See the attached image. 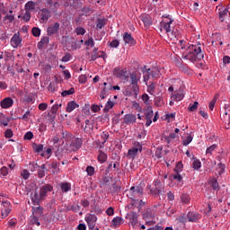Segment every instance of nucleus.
<instances>
[{"label": "nucleus", "instance_id": "nucleus-36", "mask_svg": "<svg viewBox=\"0 0 230 230\" xmlns=\"http://www.w3.org/2000/svg\"><path fill=\"white\" fill-rule=\"evenodd\" d=\"M35 8V2L33 1H29L26 4H25V10L26 12H30L31 10H33Z\"/></svg>", "mask_w": 230, "mask_h": 230}, {"label": "nucleus", "instance_id": "nucleus-23", "mask_svg": "<svg viewBox=\"0 0 230 230\" xmlns=\"http://www.w3.org/2000/svg\"><path fill=\"white\" fill-rule=\"evenodd\" d=\"M229 13V9H219L218 17L221 22H224V19L226 17L227 13Z\"/></svg>", "mask_w": 230, "mask_h": 230}, {"label": "nucleus", "instance_id": "nucleus-10", "mask_svg": "<svg viewBox=\"0 0 230 230\" xmlns=\"http://www.w3.org/2000/svg\"><path fill=\"white\" fill-rule=\"evenodd\" d=\"M31 202L34 204V206H39V203L40 200H44V198L41 196V194L37 192L35 190L33 193L31 194Z\"/></svg>", "mask_w": 230, "mask_h": 230}, {"label": "nucleus", "instance_id": "nucleus-43", "mask_svg": "<svg viewBox=\"0 0 230 230\" xmlns=\"http://www.w3.org/2000/svg\"><path fill=\"white\" fill-rule=\"evenodd\" d=\"M217 172L219 173V175H222V173H224L225 170H226V165H224L222 163L217 164Z\"/></svg>", "mask_w": 230, "mask_h": 230}, {"label": "nucleus", "instance_id": "nucleus-56", "mask_svg": "<svg viewBox=\"0 0 230 230\" xmlns=\"http://www.w3.org/2000/svg\"><path fill=\"white\" fill-rule=\"evenodd\" d=\"M101 100H105L107 98V87H104L102 92L100 93Z\"/></svg>", "mask_w": 230, "mask_h": 230}, {"label": "nucleus", "instance_id": "nucleus-28", "mask_svg": "<svg viewBox=\"0 0 230 230\" xmlns=\"http://www.w3.org/2000/svg\"><path fill=\"white\" fill-rule=\"evenodd\" d=\"M4 206H8L7 208H4V210L2 211V217H3V218H6V217H8V216L10 215V213H11V211H12V208H9V207H10V203L4 202Z\"/></svg>", "mask_w": 230, "mask_h": 230}, {"label": "nucleus", "instance_id": "nucleus-19", "mask_svg": "<svg viewBox=\"0 0 230 230\" xmlns=\"http://www.w3.org/2000/svg\"><path fill=\"white\" fill-rule=\"evenodd\" d=\"M79 105L75 101L69 102L66 108V112H73L75 109H78Z\"/></svg>", "mask_w": 230, "mask_h": 230}, {"label": "nucleus", "instance_id": "nucleus-41", "mask_svg": "<svg viewBox=\"0 0 230 230\" xmlns=\"http://www.w3.org/2000/svg\"><path fill=\"white\" fill-rule=\"evenodd\" d=\"M188 109L190 112H195V111L199 109V102H195L193 104H190Z\"/></svg>", "mask_w": 230, "mask_h": 230}, {"label": "nucleus", "instance_id": "nucleus-22", "mask_svg": "<svg viewBox=\"0 0 230 230\" xmlns=\"http://www.w3.org/2000/svg\"><path fill=\"white\" fill-rule=\"evenodd\" d=\"M51 17V13L48 9H42L41 10V21L46 22L48 19Z\"/></svg>", "mask_w": 230, "mask_h": 230}, {"label": "nucleus", "instance_id": "nucleus-42", "mask_svg": "<svg viewBox=\"0 0 230 230\" xmlns=\"http://www.w3.org/2000/svg\"><path fill=\"white\" fill-rule=\"evenodd\" d=\"M217 146L216 144L210 146L206 150V154H210V155H213V152L217 150Z\"/></svg>", "mask_w": 230, "mask_h": 230}, {"label": "nucleus", "instance_id": "nucleus-11", "mask_svg": "<svg viewBox=\"0 0 230 230\" xmlns=\"http://www.w3.org/2000/svg\"><path fill=\"white\" fill-rule=\"evenodd\" d=\"M13 105V99L12 97H6L0 102V107L2 109H10Z\"/></svg>", "mask_w": 230, "mask_h": 230}, {"label": "nucleus", "instance_id": "nucleus-1", "mask_svg": "<svg viewBox=\"0 0 230 230\" xmlns=\"http://www.w3.org/2000/svg\"><path fill=\"white\" fill-rule=\"evenodd\" d=\"M181 58L184 60H190V62H199L204 58V53H202V49H200V47L191 45L182 52Z\"/></svg>", "mask_w": 230, "mask_h": 230}, {"label": "nucleus", "instance_id": "nucleus-51", "mask_svg": "<svg viewBox=\"0 0 230 230\" xmlns=\"http://www.w3.org/2000/svg\"><path fill=\"white\" fill-rule=\"evenodd\" d=\"M86 172H87V175H89L90 177H93V175H94V167L87 166Z\"/></svg>", "mask_w": 230, "mask_h": 230}, {"label": "nucleus", "instance_id": "nucleus-57", "mask_svg": "<svg viewBox=\"0 0 230 230\" xmlns=\"http://www.w3.org/2000/svg\"><path fill=\"white\" fill-rule=\"evenodd\" d=\"M75 33H76V35H85V29H84L82 27H77L75 29Z\"/></svg>", "mask_w": 230, "mask_h": 230}, {"label": "nucleus", "instance_id": "nucleus-49", "mask_svg": "<svg viewBox=\"0 0 230 230\" xmlns=\"http://www.w3.org/2000/svg\"><path fill=\"white\" fill-rule=\"evenodd\" d=\"M61 190H62V191H65V192L69 191L71 190V184H69L67 182L66 183H63L61 185Z\"/></svg>", "mask_w": 230, "mask_h": 230}, {"label": "nucleus", "instance_id": "nucleus-47", "mask_svg": "<svg viewBox=\"0 0 230 230\" xmlns=\"http://www.w3.org/2000/svg\"><path fill=\"white\" fill-rule=\"evenodd\" d=\"M155 91V84L152 83L147 86V93H149V94L154 95Z\"/></svg>", "mask_w": 230, "mask_h": 230}, {"label": "nucleus", "instance_id": "nucleus-4", "mask_svg": "<svg viewBox=\"0 0 230 230\" xmlns=\"http://www.w3.org/2000/svg\"><path fill=\"white\" fill-rule=\"evenodd\" d=\"M130 80V87L136 96L139 94V77L136 75V73H132L129 75Z\"/></svg>", "mask_w": 230, "mask_h": 230}, {"label": "nucleus", "instance_id": "nucleus-40", "mask_svg": "<svg viewBox=\"0 0 230 230\" xmlns=\"http://www.w3.org/2000/svg\"><path fill=\"white\" fill-rule=\"evenodd\" d=\"M106 21L107 20H105V19H99L97 21V28L99 30H102V28H103V26H105L107 24Z\"/></svg>", "mask_w": 230, "mask_h": 230}, {"label": "nucleus", "instance_id": "nucleus-30", "mask_svg": "<svg viewBox=\"0 0 230 230\" xmlns=\"http://www.w3.org/2000/svg\"><path fill=\"white\" fill-rule=\"evenodd\" d=\"M144 218H155V212L152 211L151 209H147L144 215Z\"/></svg>", "mask_w": 230, "mask_h": 230}, {"label": "nucleus", "instance_id": "nucleus-33", "mask_svg": "<svg viewBox=\"0 0 230 230\" xmlns=\"http://www.w3.org/2000/svg\"><path fill=\"white\" fill-rule=\"evenodd\" d=\"M112 224L115 227H118V226H121V224H123V217H114L112 219Z\"/></svg>", "mask_w": 230, "mask_h": 230}, {"label": "nucleus", "instance_id": "nucleus-12", "mask_svg": "<svg viewBox=\"0 0 230 230\" xmlns=\"http://www.w3.org/2000/svg\"><path fill=\"white\" fill-rule=\"evenodd\" d=\"M96 220H98V217H96L95 215H89L86 217V222L88 224L89 229H94V227H96Z\"/></svg>", "mask_w": 230, "mask_h": 230}, {"label": "nucleus", "instance_id": "nucleus-37", "mask_svg": "<svg viewBox=\"0 0 230 230\" xmlns=\"http://www.w3.org/2000/svg\"><path fill=\"white\" fill-rule=\"evenodd\" d=\"M71 94H75V88H70L69 90H65L61 93V96L66 97Z\"/></svg>", "mask_w": 230, "mask_h": 230}, {"label": "nucleus", "instance_id": "nucleus-17", "mask_svg": "<svg viewBox=\"0 0 230 230\" xmlns=\"http://www.w3.org/2000/svg\"><path fill=\"white\" fill-rule=\"evenodd\" d=\"M140 19L146 28H150V26H152V17H150V15L143 14L140 16Z\"/></svg>", "mask_w": 230, "mask_h": 230}, {"label": "nucleus", "instance_id": "nucleus-5", "mask_svg": "<svg viewBox=\"0 0 230 230\" xmlns=\"http://www.w3.org/2000/svg\"><path fill=\"white\" fill-rule=\"evenodd\" d=\"M139 152H143V146L139 142H134L133 147L128 149V155L134 159Z\"/></svg>", "mask_w": 230, "mask_h": 230}, {"label": "nucleus", "instance_id": "nucleus-13", "mask_svg": "<svg viewBox=\"0 0 230 230\" xmlns=\"http://www.w3.org/2000/svg\"><path fill=\"white\" fill-rule=\"evenodd\" d=\"M137 118L136 117V115L129 113V114H126L124 116V123L126 125H132L134 123H136Z\"/></svg>", "mask_w": 230, "mask_h": 230}, {"label": "nucleus", "instance_id": "nucleus-59", "mask_svg": "<svg viewBox=\"0 0 230 230\" xmlns=\"http://www.w3.org/2000/svg\"><path fill=\"white\" fill-rule=\"evenodd\" d=\"M192 166L194 168V170H199L201 166L200 161L196 160L192 163Z\"/></svg>", "mask_w": 230, "mask_h": 230}, {"label": "nucleus", "instance_id": "nucleus-34", "mask_svg": "<svg viewBox=\"0 0 230 230\" xmlns=\"http://www.w3.org/2000/svg\"><path fill=\"white\" fill-rule=\"evenodd\" d=\"M49 168H52V173H58V172H60V169H58V163L57 162H52Z\"/></svg>", "mask_w": 230, "mask_h": 230}, {"label": "nucleus", "instance_id": "nucleus-9", "mask_svg": "<svg viewBox=\"0 0 230 230\" xmlns=\"http://www.w3.org/2000/svg\"><path fill=\"white\" fill-rule=\"evenodd\" d=\"M49 191H53V186L49 183L41 186L40 190V193L41 197H43V199H46V196L48 195V193H49Z\"/></svg>", "mask_w": 230, "mask_h": 230}, {"label": "nucleus", "instance_id": "nucleus-31", "mask_svg": "<svg viewBox=\"0 0 230 230\" xmlns=\"http://www.w3.org/2000/svg\"><path fill=\"white\" fill-rule=\"evenodd\" d=\"M154 118V110H152V107H147L146 111V119H152Z\"/></svg>", "mask_w": 230, "mask_h": 230}, {"label": "nucleus", "instance_id": "nucleus-60", "mask_svg": "<svg viewBox=\"0 0 230 230\" xmlns=\"http://www.w3.org/2000/svg\"><path fill=\"white\" fill-rule=\"evenodd\" d=\"M4 136H5V137H7V138L13 137V131H12L11 128L6 129V130H5V133H4Z\"/></svg>", "mask_w": 230, "mask_h": 230}, {"label": "nucleus", "instance_id": "nucleus-63", "mask_svg": "<svg viewBox=\"0 0 230 230\" xmlns=\"http://www.w3.org/2000/svg\"><path fill=\"white\" fill-rule=\"evenodd\" d=\"M87 82V75H82L79 76V84H85Z\"/></svg>", "mask_w": 230, "mask_h": 230}, {"label": "nucleus", "instance_id": "nucleus-26", "mask_svg": "<svg viewBox=\"0 0 230 230\" xmlns=\"http://www.w3.org/2000/svg\"><path fill=\"white\" fill-rule=\"evenodd\" d=\"M97 159L99 163H102V164L107 163V154H105L103 151H99Z\"/></svg>", "mask_w": 230, "mask_h": 230}, {"label": "nucleus", "instance_id": "nucleus-27", "mask_svg": "<svg viewBox=\"0 0 230 230\" xmlns=\"http://www.w3.org/2000/svg\"><path fill=\"white\" fill-rule=\"evenodd\" d=\"M187 217H188L189 222H197L199 220V214L197 213L189 212Z\"/></svg>", "mask_w": 230, "mask_h": 230}, {"label": "nucleus", "instance_id": "nucleus-29", "mask_svg": "<svg viewBox=\"0 0 230 230\" xmlns=\"http://www.w3.org/2000/svg\"><path fill=\"white\" fill-rule=\"evenodd\" d=\"M146 73H148L152 78H155L156 76H159V68H153L152 70H150V68H148L146 70Z\"/></svg>", "mask_w": 230, "mask_h": 230}, {"label": "nucleus", "instance_id": "nucleus-16", "mask_svg": "<svg viewBox=\"0 0 230 230\" xmlns=\"http://www.w3.org/2000/svg\"><path fill=\"white\" fill-rule=\"evenodd\" d=\"M123 40L125 44H128V46H134L136 44V40L132 37V35L128 34V32H125L123 36Z\"/></svg>", "mask_w": 230, "mask_h": 230}, {"label": "nucleus", "instance_id": "nucleus-32", "mask_svg": "<svg viewBox=\"0 0 230 230\" xmlns=\"http://www.w3.org/2000/svg\"><path fill=\"white\" fill-rule=\"evenodd\" d=\"M30 226H40V222H39V217L36 216H31V219L29 222Z\"/></svg>", "mask_w": 230, "mask_h": 230}, {"label": "nucleus", "instance_id": "nucleus-64", "mask_svg": "<svg viewBox=\"0 0 230 230\" xmlns=\"http://www.w3.org/2000/svg\"><path fill=\"white\" fill-rule=\"evenodd\" d=\"M48 109V103L42 102L39 104V110L40 111H46Z\"/></svg>", "mask_w": 230, "mask_h": 230}, {"label": "nucleus", "instance_id": "nucleus-15", "mask_svg": "<svg viewBox=\"0 0 230 230\" xmlns=\"http://www.w3.org/2000/svg\"><path fill=\"white\" fill-rule=\"evenodd\" d=\"M172 22H173V20L163 21L161 22V30H164L166 33H170L172 31Z\"/></svg>", "mask_w": 230, "mask_h": 230}, {"label": "nucleus", "instance_id": "nucleus-54", "mask_svg": "<svg viewBox=\"0 0 230 230\" xmlns=\"http://www.w3.org/2000/svg\"><path fill=\"white\" fill-rule=\"evenodd\" d=\"M112 107H114V102L112 101H108L106 105H105V108H104V111H111V109H112Z\"/></svg>", "mask_w": 230, "mask_h": 230}, {"label": "nucleus", "instance_id": "nucleus-48", "mask_svg": "<svg viewBox=\"0 0 230 230\" xmlns=\"http://www.w3.org/2000/svg\"><path fill=\"white\" fill-rule=\"evenodd\" d=\"M142 101L144 102V103H146V105H150V96H148V94H142Z\"/></svg>", "mask_w": 230, "mask_h": 230}, {"label": "nucleus", "instance_id": "nucleus-18", "mask_svg": "<svg viewBox=\"0 0 230 230\" xmlns=\"http://www.w3.org/2000/svg\"><path fill=\"white\" fill-rule=\"evenodd\" d=\"M126 218L129 219V222L133 227L137 224V213L136 212H131L130 214L126 217Z\"/></svg>", "mask_w": 230, "mask_h": 230}, {"label": "nucleus", "instance_id": "nucleus-20", "mask_svg": "<svg viewBox=\"0 0 230 230\" xmlns=\"http://www.w3.org/2000/svg\"><path fill=\"white\" fill-rule=\"evenodd\" d=\"M76 142H73L70 144V148L73 152H76V150H80V146H82V140L76 138Z\"/></svg>", "mask_w": 230, "mask_h": 230}, {"label": "nucleus", "instance_id": "nucleus-58", "mask_svg": "<svg viewBox=\"0 0 230 230\" xmlns=\"http://www.w3.org/2000/svg\"><path fill=\"white\" fill-rule=\"evenodd\" d=\"M21 175L25 181H27V179H30V172H28V170H23Z\"/></svg>", "mask_w": 230, "mask_h": 230}, {"label": "nucleus", "instance_id": "nucleus-7", "mask_svg": "<svg viewBox=\"0 0 230 230\" xmlns=\"http://www.w3.org/2000/svg\"><path fill=\"white\" fill-rule=\"evenodd\" d=\"M114 76H117V78H120V80H124L126 82L128 81V74L127 73V70H121L119 68H115L113 70Z\"/></svg>", "mask_w": 230, "mask_h": 230}, {"label": "nucleus", "instance_id": "nucleus-25", "mask_svg": "<svg viewBox=\"0 0 230 230\" xmlns=\"http://www.w3.org/2000/svg\"><path fill=\"white\" fill-rule=\"evenodd\" d=\"M32 217H38V218H40V217H42V208L33 207L32 208Z\"/></svg>", "mask_w": 230, "mask_h": 230}, {"label": "nucleus", "instance_id": "nucleus-44", "mask_svg": "<svg viewBox=\"0 0 230 230\" xmlns=\"http://www.w3.org/2000/svg\"><path fill=\"white\" fill-rule=\"evenodd\" d=\"M31 33L34 37H40V29L39 27H34L31 30Z\"/></svg>", "mask_w": 230, "mask_h": 230}, {"label": "nucleus", "instance_id": "nucleus-38", "mask_svg": "<svg viewBox=\"0 0 230 230\" xmlns=\"http://www.w3.org/2000/svg\"><path fill=\"white\" fill-rule=\"evenodd\" d=\"M218 94H216L213 98V100L209 102L208 107L210 111H213L215 109V103H217V100H218Z\"/></svg>", "mask_w": 230, "mask_h": 230}, {"label": "nucleus", "instance_id": "nucleus-6", "mask_svg": "<svg viewBox=\"0 0 230 230\" xmlns=\"http://www.w3.org/2000/svg\"><path fill=\"white\" fill-rule=\"evenodd\" d=\"M221 112L222 121L227 125H230V106L226 104Z\"/></svg>", "mask_w": 230, "mask_h": 230}, {"label": "nucleus", "instance_id": "nucleus-21", "mask_svg": "<svg viewBox=\"0 0 230 230\" xmlns=\"http://www.w3.org/2000/svg\"><path fill=\"white\" fill-rule=\"evenodd\" d=\"M184 98V93L181 92H177L175 93H172L171 95V100H173V102H181Z\"/></svg>", "mask_w": 230, "mask_h": 230}, {"label": "nucleus", "instance_id": "nucleus-14", "mask_svg": "<svg viewBox=\"0 0 230 230\" xmlns=\"http://www.w3.org/2000/svg\"><path fill=\"white\" fill-rule=\"evenodd\" d=\"M59 29H60V23L56 22L48 27L47 33L48 35H55V33H57V31H58Z\"/></svg>", "mask_w": 230, "mask_h": 230}, {"label": "nucleus", "instance_id": "nucleus-35", "mask_svg": "<svg viewBox=\"0 0 230 230\" xmlns=\"http://www.w3.org/2000/svg\"><path fill=\"white\" fill-rule=\"evenodd\" d=\"M32 147H33L34 152H36L37 154H39L44 150V145H42V144H40V145L33 144Z\"/></svg>", "mask_w": 230, "mask_h": 230}, {"label": "nucleus", "instance_id": "nucleus-8", "mask_svg": "<svg viewBox=\"0 0 230 230\" xmlns=\"http://www.w3.org/2000/svg\"><path fill=\"white\" fill-rule=\"evenodd\" d=\"M22 42V39L21 38V34L19 32L15 33L11 39V46H13V48H19Z\"/></svg>", "mask_w": 230, "mask_h": 230}, {"label": "nucleus", "instance_id": "nucleus-53", "mask_svg": "<svg viewBox=\"0 0 230 230\" xmlns=\"http://www.w3.org/2000/svg\"><path fill=\"white\" fill-rule=\"evenodd\" d=\"M85 46H90V48H94V40L93 38H89L84 41Z\"/></svg>", "mask_w": 230, "mask_h": 230}, {"label": "nucleus", "instance_id": "nucleus-24", "mask_svg": "<svg viewBox=\"0 0 230 230\" xmlns=\"http://www.w3.org/2000/svg\"><path fill=\"white\" fill-rule=\"evenodd\" d=\"M49 44V37H43L41 40L38 43V49H42L44 46Z\"/></svg>", "mask_w": 230, "mask_h": 230}, {"label": "nucleus", "instance_id": "nucleus-55", "mask_svg": "<svg viewBox=\"0 0 230 230\" xmlns=\"http://www.w3.org/2000/svg\"><path fill=\"white\" fill-rule=\"evenodd\" d=\"M23 21H25V22H28V21H30V19H31V13H30V11H26L24 15L22 16Z\"/></svg>", "mask_w": 230, "mask_h": 230}, {"label": "nucleus", "instance_id": "nucleus-39", "mask_svg": "<svg viewBox=\"0 0 230 230\" xmlns=\"http://www.w3.org/2000/svg\"><path fill=\"white\" fill-rule=\"evenodd\" d=\"M181 200L182 204H189V202L190 200V195L182 194L181 197Z\"/></svg>", "mask_w": 230, "mask_h": 230}, {"label": "nucleus", "instance_id": "nucleus-50", "mask_svg": "<svg viewBox=\"0 0 230 230\" xmlns=\"http://www.w3.org/2000/svg\"><path fill=\"white\" fill-rule=\"evenodd\" d=\"M167 35L172 42H175L177 40V34H175V31L167 32Z\"/></svg>", "mask_w": 230, "mask_h": 230}, {"label": "nucleus", "instance_id": "nucleus-2", "mask_svg": "<svg viewBox=\"0 0 230 230\" xmlns=\"http://www.w3.org/2000/svg\"><path fill=\"white\" fill-rule=\"evenodd\" d=\"M143 196V187L141 185L132 186L130 190L128 192V197L131 200H139Z\"/></svg>", "mask_w": 230, "mask_h": 230}, {"label": "nucleus", "instance_id": "nucleus-45", "mask_svg": "<svg viewBox=\"0 0 230 230\" xmlns=\"http://www.w3.org/2000/svg\"><path fill=\"white\" fill-rule=\"evenodd\" d=\"M210 182H211V187L213 188V190H219V185H218V181H217V179H212Z\"/></svg>", "mask_w": 230, "mask_h": 230}, {"label": "nucleus", "instance_id": "nucleus-3", "mask_svg": "<svg viewBox=\"0 0 230 230\" xmlns=\"http://www.w3.org/2000/svg\"><path fill=\"white\" fill-rule=\"evenodd\" d=\"M154 186H149L150 192L152 195H155V197H159V195H163L164 193V183H162L161 180H155L154 181Z\"/></svg>", "mask_w": 230, "mask_h": 230}, {"label": "nucleus", "instance_id": "nucleus-61", "mask_svg": "<svg viewBox=\"0 0 230 230\" xmlns=\"http://www.w3.org/2000/svg\"><path fill=\"white\" fill-rule=\"evenodd\" d=\"M118 46H119V40H113L110 43V48H118Z\"/></svg>", "mask_w": 230, "mask_h": 230}, {"label": "nucleus", "instance_id": "nucleus-46", "mask_svg": "<svg viewBox=\"0 0 230 230\" xmlns=\"http://www.w3.org/2000/svg\"><path fill=\"white\" fill-rule=\"evenodd\" d=\"M62 137L63 139H73V134L67 131H62Z\"/></svg>", "mask_w": 230, "mask_h": 230}, {"label": "nucleus", "instance_id": "nucleus-62", "mask_svg": "<svg viewBox=\"0 0 230 230\" xmlns=\"http://www.w3.org/2000/svg\"><path fill=\"white\" fill-rule=\"evenodd\" d=\"M24 139H27L28 141L33 139V133L31 131L27 132L24 136Z\"/></svg>", "mask_w": 230, "mask_h": 230}, {"label": "nucleus", "instance_id": "nucleus-52", "mask_svg": "<svg viewBox=\"0 0 230 230\" xmlns=\"http://www.w3.org/2000/svg\"><path fill=\"white\" fill-rule=\"evenodd\" d=\"M60 107H62V103H60V104H54V105L51 107V112H52V114H57V111H58V109H60Z\"/></svg>", "mask_w": 230, "mask_h": 230}]
</instances>
